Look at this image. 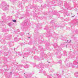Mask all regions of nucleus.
<instances>
[{"instance_id":"1","label":"nucleus","mask_w":78,"mask_h":78,"mask_svg":"<svg viewBox=\"0 0 78 78\" xmlns=\"http://www.w3.org/2000/svg\"><path fill=\"white\" fill-rule=\"evenodd\" d=\"M13 22H16V20H12Z\"/></svg>"},{"instance_id":"2","label":"nucleus","mask_w":78,"mask_h":78,"mask_svg":"<svg viewBox=\"0 0 78 78\" xmlns=\"http://www.w3.org/2000/svg\"><path fill=\"white\" fill-rule=\"evenodd\" d=\"M30 37H29V39H30Z\"/></svg>"}]
</instances>
